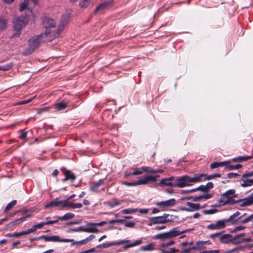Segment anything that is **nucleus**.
<instances>
[{
  "label": "nucleus",
  "instance_id": "8",
  "mask_svg": "<svg viewBox=\"0 0 253 253\" xmlns=\"http://www.w3.org/2000/svg\"><path fill=\"white\" fill-rule=\"evenodd\" d=\"M244 235L245 234L243 233L235 236L234 238H231V236L229 234H224L220 237L219 241L220 242L224 244H228L229 243L239 244L241 242H237V240L239 239L240 237Z\"/></svg>",
  "mask_w": 253,
  "mask_h": 253
},
{
  "label": "nucleus",
  "instance_id": "51",
  "mask_svg": "<svg viewBox=\"0 0 253 253\" xmlns=\"http://www.w3.org/2000/svg\"><path fill=\"white\" fill-rule=\"evenodd\" d=\"M106 5H107V4L105 3L101 4L100 5H99V6H98L96 7V8L95 9V12H97V11H98L102 9H103L106 7Z\"/></svg>",
  "mask_w": 253,
  "mask_h": 253
},
{
  "label": "nucleus",
  "instance_id": "48",
  "mask_svg": "<svg viewBox=\"0 0 253 253\" xmlns=\"http://www.w3.org/2000/svg\"><path fill=\"white\" fill-rule=\"evenodd\" d=\"M114 243L113 242V243H105V244H102V245H99L98 246V247L99 248H108V247H109L110 246H115L114 245Z\"/></svg>",
  "mask_w": 253,
  "mask_h": 253
},
{
  "label": "nucleus",
  "instance_id": "21",
  "mask_svg": "<svg viewBox=\"0 0 253 253\" xmlns=\"http://www.w3.org/2000/svg\"><path fill=\"white\" fill-rule=\"evenodd\" d=\"M253 157V156H239L232 159V161L234 162H242L243 161H246L248 160L252 159Z\"/></svg>",
  "mask_w": 253,
  "mask_h": 253
},
{
  "label": "nucleus",
  "instance_id": "40",
  "mask_svg": "<svg viewBox=\"0 0 253 253\" xmlns=\"http://www.w3.org/2000/svg\"><path fill=\"white\" fill-rule=\"evenodd\" d=\"M86 232V228H84L83 226H80L79 227H78L75 229H72L70 231H69V232Z\"/></svg>",
  "mask_w": 253,
  "mask_h": 253
},
{
  "label": "nucleus",
  "instance_id": "12",
  "mask_svg": "<svg viewBox=\"0 0 253 253\" xmlns=\"http://www.w3.org/2000/svg\"><path fill=\"white\" fill-rule=\"evenodd\" d=\"M236 203L242 207L252 205L253 204V193L245 198L237 201Z\"/></svg>",
  "mask_w": 253,
  "mask_h": 253
},
{
  "label": "nucleus",
  "instance_id": "44",
  "mask_svg": "<svg viewBox=\"0 0 253 253\" xmlns=\"http://www.w3.org/2000/svg\"><path fill=\"white\" fill-rule=\"evenodd\" d=\"M235 191L234 189H230L226 191L224 194L228 195V196H232V197L234 198L236 197V195L235 194Z\"/></svg>",
  "mask_w": 253,
  "mask_h": 253
},
{
  "label": "nucleus",
  "instance_id": "16",
  "mask_svg": "<svg viewBox=\"0 0 253 253\" xmlns=\"http://www.w3.org/2000/svg\"><path fill=\"white\" fill-rule=\"evenodd\" d=\"M220 202L222 205H232L236 203L237 201H236L232 196L223 194L221 197Z\"/></svg>",
  "mask_w": 253,
  "mask_h": 253
},
{
  "label": "nucleus",
  "instance_id": "31",
  "mask_svg": "<svg viewBox=\"0 0 253 253\" xmlns=\"http://www.w3.org/2000/svg\"><path fill=\"white\" fill-rule=\"evenodd\" d=\"M67 106V103L64 102H61L55 104V107L57 110L60 111L64 109Z\"/></svg>",
  "mask_w": 253,
  "mask_h": 253
},
{
  "label": "nucleus",
  "instance_id": "45",
  "mask_svg": "<svg viewBox=\"0 0 253 253\" xmlns=\"http://www.w3.org/2000/svg\"><path fill=\"white\" fill-rule=\"evenodd\" d=\"M200 196L201 197V200L202 199L207 200L211 198L212 197V195L209 193H206L201 195Z\"/></svg>",
  "mask_w": 253,
  "mask_h": 253
},
{
  "label": "nucleus",
  "instance_id": "23",
  "mask_svg": "<svg viewBox=\"0 0 253 253\" xmlns=\"http://www.w3.org/2000/svg\"><path fill=\"white\" fill-rule=\"evenodd\" d=\"M103 180H99L98 182L92 183L90 190L92 191H96L97 188L103 184Z\"/></svg>",
  "mask_w": 253,
  "mask_h": 253
},
{
  "label": "nucleus",
  "instance_id": "32",
  "mask_svg": "<svg viewBox=\"0 0 253 253\" xmlns=\"http://www.w3.org/2000/svg\"><path fill=\"white\" fill-rule=\"evenodd\" d=\"M83 206L81 203H72L68 202L67 208L72 209H79L82 208Z\"/></svg>",
  "mask_w": 253,
  "mask_h": 253
},
{
  "label": "nucleus",
  "instance_id": "29",
  "mask_svg": "<svg viewBox=\"0 0 253 253\" xmlns=\"http://www.w3.org/2000/svg\"><path fill=\"white\" fill-rule=\"evenodd\" d=\"M197 177H199L200 181H202L203 178H204V180H207L214 178L213 174H211V175H208L206 174H200L199 175H197Z\"/></svg>",
  "mask_w": 253,
  "mask_h": 253
},
{
  "label": "nucleus",
  "instance_id": "15",
  "mask_svg": "<svg viewBox=\"0 0 253 253\" xmlns=\"http://www.w3.org/2000/svg\"><path fill=\"white\" fill-rule=\"evenodd\" d=\"M39 239H43L45 241L47 242H67V241H71V240H62L61 239L59 236H42L38 238Z\"/></svg>",
  "mask_w": 253,
  "mask_h": 253
},
{
  "label": "nucleus",
  "instance_id": "22",
  "mask_svg": "<svg viewBox=\"0 0 253 253\" xmlns=\"http://www.w3.org/2000/svg\"><path fill=\"white\" fill-rule=\"evenodd\" d=\"M125 202V200H119L118 199H114L112 201L108 202L107 205L111 208H114L121 205L122 203Z\"/></svg>",
  "mask_w": 253,
  "mask_h": 253
},
{
  "label": "nucleus",
  "instance_id": "7",
  "mask_svg": "<svg viewBox=\"0 0 253 253\" xmlns=\"http://www.w3.org/2000/svg\"><path fill=\"white\" fill-rule=\"evenodd\" d=\"M206 205L203 206L199 204L193 203L191 202H186L184 206L180 208V210L186 211H194L206 207Z\"/></svg>",
  "mask_w": 253,
  "mask_h": 253
},
{
  "label": "nucleus",
  "instance_id": "59",
  "mask_svg": "<svg viewBox=\"0 0 253 253\" xmlns=\"http://www.w3.org/2000/svg\"><path fill=\"white\" fill-rule=\"evenodd\" d=\"M192 201L194 202H198V201H201V197L200 196H196V197H192Z\"/></svg>",
  "mask_w": 253,
  "mask_h": 253
},
{
  "label": "nucleus",
  "instance_id": "5",
  "mask_svg": "<svg viewBox=\"0 0 253 253\" xmlns=\"http://www.w3.org/2000/svg\"><path fill=\"white\" fill-rule=\"evenodd\" d=\"M176 218V216L169 214H164L163 216L152 217L151 223L148 224L149 225H152L155 224H164L168 222H171Z\"/></svg>",
  "mask_w": 253,
  "mask_h": 253
},
{
  "label": "nucleus",
  "instance_id": "58",
  "mask_svg": "<svg viewBox=\"0 0 253 253\" xmlns=\"http://www.w3.org/2000/svg\"><path fill=\"white\" fill-rule=\"evenodd\" d=\"M206 186L208 191H209L210 189L213 187V184L212 182H209L206 185Z\"/></svg>",
  "mask_w": 253,
  "mask_h": 253
},
{
  "label": "nucleus",
  "instance_id": "41",
  "mask_svg": "<svg viewBox=\"0 0 253 253\" xmlns=\"http://www.w3.org/2000/svg\"><path fill=\"white\" fill-rule=\"evenodd\" d=\"M29 217H30L29 215H26V216H24V217H21V218H20L19 219L15 220V221H14L12 222H11V224H18L19 223H20L21 222L25 221V219Z\"/></svg>",
  "mask_w": 253,
  "mask_h": 253
},
{
  "label": "nucleus",
  "instance_id": "33",
  "mask_svg": "<svg viewBox=\"0 0 253 253\" xmlns=\"http://www.w3.org/2000/svg\"><path fill=\"white\" fill-rule=\"evenodd\" d=\"M143 172V167H141L138 169H135L132 173L128 174L126 176L140 175Z\"/></svg>",
  "mask_w": 253,
  "mask_h": 253
},
{
  "label": "nucleus",
  "instance_id": "17",
  "mask_svg": "<svg viewBox=\"0 0 253 253\" xmlns=\"http://www.w3.org/2000/svg\"><path fill=\"white\" fill-rule=\"evenodd\" d=\"M86 232L87 233H97L98 229L95 227L94 223L87 222L86 223Z\"/></svg>",
  "mask_w": 253,
  "mask_h": 253
},
{
  "label": "nucleus",
  "instance_id": "34",
  "mask_svg": "<svg viewBox=\"0 0 253 253\" xmlns=\"http://www.w3.org/2000/svg\"><path fill=\"white\" fill-rule=\"evenodd\" d=\"M196 244L198 246V248H199L200 250L201 249H204L205 248L203 247V245L205 244L207 245H210L211 242L210 241H198L196 243Z\"/></svg>",
  "mask_w": 253,
  "mask_h": 253
},
{
  "label": "nucleus",
  "instance_id": "18",
  "mask_svg": "<svg viewBox=\"0 0 253 253\" xmlns=\"http://www.w3.org/2000/svg\"><path fill=\"white\" fill-rule=\"evenodd\" d=\"M30 3V0H24L23 2L21 3L20 8H19V11L22 12L25 9H27L28 14L31 13V14H33V11L32 9L30 8H27L28 5H29Z\"/></svg>",
  "mask_w": 253,
  "mask_h": 253
},
{
  "label": "nucleus",
  "instance_id": "62",
  "mask_svg": "<svg viewBox=\"0 0 253 253\" xmlns=\"http://www.w3.org/2000/svg\"><path fill=\"white\" fill-rule=\"evenodd\" d=\"M237 176H239V174L237 173L231 172L228 174V177L229 178H232Z\"/></svg>",
  "mask_w": 253,
  "mask_h": 253
},
{
  "label": "nucleus",
  "instance_id": "53",
  "mask_svg": "<svg viewBox=\"0 0 253 253\" xmlns=\"http://www.w3.org/2000/svg\"><path fill=\"white\" fill-rule=\"evenodd\" d=\"M125 225V226H126L127 227L131 228L134 226L135 223H134V222H131V221H126Z\"/></svg>",
  "mask_w": 253,
  "mask_h": 253
},
{
  "label": "nucleus",
  "instance_id": "14",
  "mask_svg": "<svg viewBox=\"0 0 253 253\" xmlns=\"http://www.w3.org/2000/svg\"><path fill=\"white\" fill-rule=\"evenodd\" d=\"M245 214L246 213L241 215V213L239 211H236L235 213L230 215L228 218L225 219V220L226 221V223L227 222H230L232 224H234Z\"/></svg>",
  "mask_w": 253,
  "mask_h": 253
},
{
  "label": "nucleus",
  "instance_id": "3",
  "mask_svg": "<svg viewBox=\"0 0 253 253\" xmlns=\"http://www.w3.org/2000/svg\"><path fill=\"white\" fill-rule=\"evenodd\" d=\"M199 181V177H197V175L193 177L184 175L176 179L174 182V184H173V185L174 187L182 188L191 185L192 183H197Z\"/></svg>",
  "mask_w": 253,
  "mask_h": 253
},
{
  "label": "nucleus",
  "instance_id": "10",
  "mask_svg": "<svg viewBox=\"0 0 253 253\" xmlns=\"http://www.w3.org/2000/svg\"><path fill=\"white\" fill-rule=\"evenodd\" d=\"M226 221L224 219H221L212 223L207 226V228L210 230H216L222 229L226 227Z\"/></svg>",
  "mask_w": 253,
  "mask_h": 253
},
{
  "label": "nucleus",
  "instance_id": "49",
  "mask_svg": "<svg viewBox=\"0 0 253 253\" xmlns=\"http://www.w3.org/2000/svg\"><path fill=\"white\" fill-rule=\"evenodd\" d=\"M241 186L243 187H248L251 186V183L250 179L245 181L243 183L241 184Z\"/></svg>",
  "mask_w": 253,
  "mask_h": 253
},
{
  "label": "nucleus",
  "instance_id": "46",
  "mask_svg": "<svg viewBox=\"0 0 253 253\" xmlns=\"http://www.w3.org/2000/svg\"><path fill=\"white\" fill-rule=\"evenodd\" d=\"M35 97V96H34L33 98L27 99V100L19 101V102H17L16 104V105H22V104L28 103L30 102Z\"/></svg>",
  "mask_w": 253,
  "mask_h": 253
},
{
  "label": "nucleus",
  "instance_id": "4",
  "mask_svg": "<svg viewBox=\"0 0 253 253\" xmlns=\"http://www.w3.org/2000/svg\"><path fill=\"white\" fill-rule=\"evenodd\" d=\"M29 21V15L28 14L16 17L13 21V28L14 30L17 31V33L12 37H13L15 35L18 36L20 31L28 24Z\"/></svg>",
  "mask_w": 253,
  "mask_h": 253
},
{
  "label": "nucleus",
  "instance_id": "27",
  "mask_svg": "<svg viewBox=\"0 0 253 253\" xmlns=\"http://www.w3.org/2000/svg\"><path fill=\"white\" fill-rule=\"evenodd\" d=\"M161 186H173V184H174V182H171L169 181L168 178H164L161 180V181L158 184Z\"/></svg>",
  "mask_w": 253,
  "mask_h": 253
},
{
  "label": "nucleus",
  "instance_id": "50",
  "mask_svg": "<svg viewBox=\"0 0 253 253\" xmlns=\"http://www.w3.org/2000/svg\"><path fill=\"white\" fill-rule=\"evenodd\" d=\"M174 244V242L173 241H171L169 242H168L167 243L162 244L161 245V247L164 248H166V247H168V246H172Z\"/></svg>",
  "mask_w": 253,
  "mask_h": 253
},
{
  "label": "nucleus",
  "instance_id": "63",
  "mask_svg": "<svg viewBox=\"0 0 253 253\" xmlns=\"http://www.w3.org/2000/svg\"><path fill=\"white\" fill-rule=\"evenodd\" d=\"M253 176V171L248 172L243 175V177H251Z\"/></svg>",
  "mask_w": 253,
  "mask_h": 253
},
{
  "label": "nucleus",
  "instance_id": "35",
  "mask_svg": "<svg viewBox=\"0 0 253 253\" xmlns=\"http://www.w3.org/2000/svg\"><path fill=\"white\" fill-rule=\"evenodd\" d=\"M242 167V166L240 164L236 165H227L225 168L227 170H230L235 169H239Z\"/></svg>",
  "mask_w": 253,
  "mask_h": 253
},
{
  "label": "nucleus",
  "instance_id": "6",
  "mask_svg": "<svg viewBox=\"0 0 253 253\" xmlns=\"http://www.w3.org/2000/svg\"><path fill=\"white\" fill-rule=\"evenodd\" d=\"M155 182L156 181V176L152 175H148L145 177L140 178L138 180L133 182H124V184L128 186H134L139 185H145L147 184L149 182Z\"/></svg>",
  "mask_w": 253,
  "mask_h": 253
},
{
  "label": "nucleus",
  "instance_id": "20",
  "mask_svg": "<svg viewBox=\"0 0 253 253\" xmlns=\"http://www.w3.org/2000/svg\"><path fill=\"white\" fill-rule=\"evenodd\" d=\"M93 2V0H81L79 5L81 8H85L92 5Z\"/></svg>",
  "mask_w": 253,
  "mask_h": 253
},
{
  "label": "nucleus",
  "instance_id": "39",
  "mask_svg": "<svg viewBox=\"0 0 253 253\" xmlns=\"http://www.w3.org/2000/svg\"><path fill=\"white\" fill-rule=\"evenodd\" d=\"M13 66L12 63H9L4 65L0 66V70L7 71L11 69Z\"/></svg>",
  "mask_w": 253,
  "mask_h": 253
},
{
  "label": "nucleus",
  "instance_id": "25",
  "mask_svg": "<svg viewBox=\"0 0 253 253\" xmlns=\"http://www.w3.org/2000/svg\"><path fill=\"white\" fill-rule=\"evenodd\" d=\"M154 246L155 244L154 243H150L145 246H142L140 248V250L142 251H151L154 250Z\"/></svg>",
  "mask_w": 253,
  "mask_h": 253
},
{
  "label": "nucleus",
  "instance_id": "19",
  "mask_svg": "<svg viewBox=\"0 0 253 253\" xmlns=\"http://www.w3.org/2000/svg\"><path fill=\"white\" fill-rule=\"evenodd\" d=\"M231 162L230 161H227L225 162H214L212 163L211 165V169H215L218 167H223V166H226L230 164Z\"/></svg>",
  "mask_w": 253,
  "mask_h": 253
},
{
  "label": "nucleus",
  "instance_id": "1",
  "mask_svg": "<svg viewBox=\"0 0 253 253\" xmlns=\"http://www.w3.org/2000/svg\"><path fill=\"white\" fill-rule=\"evenodd\" d=\"M67 23V20H63L57 28V23L53 18H44L42 22V26L45 30V33H43L44 37L49 41L58 37Z\"/></svg>",
  "mask_w": 253,
  "mask_h": 253
},
{
  "label": "nucleus",
  "instance_id": "55",
  "mask_svg": "<svg viewBox=\"0 0 253 253\" xmlns=\"http://www.w3.org/2000/svg\"><path fill=\"white\" fill-rule=\"evenodd\" d=\"M198 191L201 190L203 192H207L208 191L206 185H201L199 187H197Z\"/></svg>",
  "mask_w": 253,
  "mask_h": 253
},
{
  "label": "nucleus",
  "instance_id": "26",
  "mask_svg": "<svg viewBox=\"0 0 253 253\" xmlns=\"http://www.w3.org/2000/svg\"><path fill=\"white\" fill-rule=\"evenodd\" d=\"M75 216L74 213L71 212H68L66 213L64 216H58V219L61 221L67 220L73 218Z\"/></svg>",
  "mask_w": 253,
  "mask_h": 253
},
{
  "label": "nucleus",
  "instance_id": "28",
  "mask_svg": "<svg viewBox=\"0 0 253 253\" xmlns=\"http://www.w3.org/2000/svg\"><path fill=\"white\" fill-rule=\"evenodd\" d=\"M142 241L141 239L137 240L135 241V242H134L133 243L126 245V246H125L124 247V249L125 250H126V249H127L129 248H132V247L138 246V245L141 244L142 243Z\"/></svg>",
  "mask_w": 253,
  "mask_h": 253
},
{
  "label": "nucleus",
  "instance_id": "56",
  "mask_svg": "<svg viewBox=\"0 0 253 253\" xmlns=\"http://www.w3.org/2000/svg\"><path fill=\"white\" fill-rule=\"evenodd\" d=\"M44 225H45L44 222H41L36 225H35L36 229L42 228Z\"/></svg>",
  "mask_w": 253,
  "mask_h": 253
},
{
  "label": "nucleus",
  "instance_id": "9",
  "mask_svg": "<svg viewBox=\"0 0 253 253\" xmlns=\"http://www.w3.org/2000/svg\"><path fill=\"white\" fill-rule=\"evenodd\" d=\"M68 204V200H62L59 201L57 199L50 202L47 204L45 207V208H49L53 207H58L61 209L66 208L67 207Z\"/></svg>",
  "mask_w": 253,
  "mask_h": 253
},
{
  "label": "nucleus",
  "instance_id": "24",
  "mask_svg": "<svg viewBox=\"0 0 253 253\" xmlns=\"http://www.w3.org/2000/svg\"><path fill=\"white\" fill-rule=\"evenodd\" d=\"M65 178L64 179V181L70 180L73 181L76 179V176L73 173L71 172L70 170H67L65 172Z\"/></svg>",
  "mask_w": 253,
  "mask_h": 253
},
{
  "label": "nucleus",
  "instance_id": "64",
  "mask_svg": "<svg viewBox=\"0 0 253 253\" xmlns=\"http://www.w3.org/2000/svg\"><path fill=\"white\" fill-rule=\"evenodd\" d=\"M245 228V226H238V227H236V228H235L234 231H239V230H243Z\"/></svg>",
  "mask_w": 253,
  "mask_h": 253
},
{
  "label": "nucleus",
  "instance_id": "37",
  "mask_svg": "<svg viewBox=\"0 0 253 253\" xmlns=\"http://www.w3.org/2000/svg\"><path fill=\"white\" fill-rule=\"evenodd\" d=\"M16 204V200H13L11 202H10L9 204H7L6 206L4 211H6L9 210H10L11 209H12Z\"/></svg>",
  "mask_w": 253,
  "mask_h": 253
},
{
  "label": "nucleus",
  "instance_id": "47",
  "mask_svg": "<svg viewBox=\"0 0 253 253\" xmlns=\"http://www.w3.org/2000/svg\"><path fill=\"white\" fill-rule=\"evenodd\" d=\"M217 210L216 209H211L209 210H205L204 211V213L206 214H211L215 213L217 211Z\"/></svg>",
  "mask_w": 253,
  "mask_h": 253
},
{
  "label": "nucleus",
  "instance_id": "11",
  "mask_svg": "<svg viewBox=\"0 0 253 253\" xmlns=\"http://www.w3.org/2000/svg\"><path fill=\"white\" fill-rule=\"evenodd\" d=\"M176 204L175 199L174 198L169 200L158 202L156 205L162 209L163 211L165 210L166 208L174 206Z\"/></svg>",
  "mask_w": 253,
  "mask_h": 253
},
{
  "label": "nucleus",
  "instance_id": "2",
  "mask_svg": "<svg viewBox=\"0 0 253 253\" xmlns=\"http://www.w3.org/2000/svg\"><path fill=\"white\" fill-rule=\"evenodd\" d=\"M46 40L47 39L44 37V34H41L40 35L30 38L28 42V47L23 54L27 55L32 53L39 47L41 43Z\"/></svg>",
  "mask_w": 253,
  "mask_h": 253
},
{
  "label": "nucleus",
  "instance_id": "36",
  "mask_svg": "<svg viewBox=\"0 0 253 253\" xmlns=\"http://www.w3.org/2000/svg\"><path fill=\"white\" fill-rule=\"evenodd\" d=\"M137 211L136 209H125L121 211V212L123 214H130L133 212H134Z\"/></svg>",
  "mask_w": 253,
  "mask_h": 253
},
{
  "label": "nucleus",
  "instance_id": "43",
  "mask_svg": "<svg viewBox=\"0 0 253 253\" xmlns=\"http://www.w3.org/2000/svg\"><path fill=\"white\" fill-rule=\"evenodd\" d=\"M143 172H146L147 173H154V169L149 167H143Z\"/></svg>",
  "mask_w": 253,
  "mask_h": 253
},
{
  "label": "nucleus",
  "instance_id": "13",
  "mask_svg": "<svg viewBox=\"0 0 253 253\" xmlns=\"http://www.w3.org/2000/svg\"><path fill=\"white\" fill-rule=\"evenodd\" d=\"M189 230L181 231L178 227H175L171 229L167 232L169 239L176 237L183 233L188 232Z\"/></svg>",
  "mask_w": 253,
  "mask_h": 253
},
{
  "label": "nucleus",
  "instance_id": "52",
  "mask_svg": "<svg viewBox=\"0 0 253 253\" xmlns=\"http://www.w3.org/2000/svg\"><path fill=\"white\" fill-rule=\"evenodd\" d=\"M129 242V240H121L119 242H114V245L115 246H119V245H122V244H124L125 243H128Z\"/></svg>",
  "mask_w": 253,
  "mask_h": 253
},
{
  "label": "nucleus",
  "instance_id": "54",
  "mask_svg": "<svg viewBox=\"0 0 253 253\" xmlns=\"http://www.w3.org/2000/svg\"><path fill=\"white\" fill-rule=\"evenodd\" d=\"M37 230L36 227L35 225L32 226V227L27 230H26V232L27 234H30L32 233L35 232Z\"/></svg>",
  "mask_w": 253,
  "mask_h": 253
},
{
  "label": "nucleus",
  "instance_id": "38",
  "mask_svg": "<svg viewBox=\"0 0 253 253\" xmlns=\"http://www.w3.org/2000/svg\"><path fill=\"white\" fill-rule=\"evenodd\" d=\"M7 21L5 19L0 18V30H3L6 27Z\"/></svg>",
  "mask_w": 253,
  "mask_h": 253
},
{
  "label": "nucleus",
  "instance_id": "61",
  "mask_svg": "<svg viewBox=\"0 0 253 253\" xmlns=\"http://www.w3.org/2000/svg\"><path fill=\"white\" fill-rule=\"evenodd\" d=\"M123 221H124V220L122 219L111 220L109 221V223L112 224L116 222H122Z\"/></svg>",
  "mask_w": 253,
  "mask_h": 253
},
{
  "label": "nucleus",
  "instance_id": "57",
  "mask_svg": "<svg viewBox=\"0 0 253 253\" xmlns=\"http://www.w3.org/2000/svg\"><path fill=\"white\" fill-rule=\"evenodd\" d=\"M5 237H10V238H17V235L16 233H8L6 234Z\"/></svg>",
  "mask_w": 253,
  "mask_h": 253
},
{
  "label": "nucleus",
  "instance_id": "60",
  "mask_svg": "<svg viewBox=\"0 0 253 253\" xmlns=\"http://www.w3.org/2000/svg\"><path fill=\"white\" fill-rule=\"evenodd\" d=\"M17 235V238H19L22 236H24L25 235H27L26 231H21L18 233H16Z\"/></svg>",
  "mask_w": 253,
  "mask_h": 253
},
{
  "label": "nucleus",
  "instance_id": "42",
  "mask_svg": "<svg viewBox=\"0 0 253 253\" xmlns=\"http://www.w3.org/2000/svg\"><path fill=\"white\" fill-rule=\"evenodd\" d=\"M253 219V213L248 217L245 218V219L241 220L240 223L241 224H245L249 221H250L252 219Z\"/></svg>",
  "mask_w": 253,
  "mask_h": 253
},
{
  "label": "nucleus",
  "instance_id": "30",
  "mask_svg": "<svg viewBox=\"0 0 253 253\" xmlns=\"http://www.w3.org/2000/svg\"><path fill=\"white\" fill-rule=\"evenodd\" d=\"M154 239H160L162 240H165L167 239H169L168 237L167 232H165L163 233H161L157 234L155 236L153 237Z\"/></svg>",
  "mask_w": 253,
  "mask_h": 253
}]
</instances>
